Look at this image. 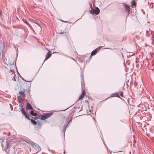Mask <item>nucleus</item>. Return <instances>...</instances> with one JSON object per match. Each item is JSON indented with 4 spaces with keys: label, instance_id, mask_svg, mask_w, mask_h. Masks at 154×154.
I'll use <instances>...</instances> for the list:
<instances>
[{
    "label": "nucleus",
    "instance_id": "obj_12",
    "mask_svg": "<svg viewBox=\"0 0 154 154\" xmlns=\"http://www.w3.org/2000/svg\"><path fill=\"white\" fill-rule=\"evenodd\" d=\"M111 97H119V95L118 93H115L111 95Z\"/></svg>",
    "mask_w": 154,
    "mask_h": 154
},
{
    "label": "nucleus",
    "instance_id": "obj_11",
    "mask_svg": "<svg viewBox=\"0 0 154 154\" xmlns=\"http://www.w3.org/2000/svg\"><path fill=\"white\" fill-rule=\"evenodd\" d=\"M97 51L96 49L94 50L91 53V56L95 55L97 52Z\"/></svg>",
    "mask_w": 154,
    "mask_h": 154
},
{
    "label": "nucleus",
    "instance_id": "obj_17",
    "mask_svg": "<svg viewBox=\"0 0 154 154\" xmlns=\"http://www.w3.org/2000/svg\"><path fill=\"white\" fill-rule=\"evenodd\" d=\"M7 148H9L10 147L11 145H10V144L9 143H8L7 144Z\"/></svg>",
    "mask_w": 154,
    "mask_h": 154
},
{
    "label": "nucleus",
    "instance_id": "obj_9",
    "mask_svg": "<svg viewBox=\"0 0 154 154\" xmlns=\"http://www.w3.org/2000/svg\"><path fill=\"white\" fill-rule=\"evenodd\" d=\"M26 109H32V107L31 105H30V104L28 103H27Z\"/></svg>",
    "mask_w": 154,
    "mask_h": 154
},
{
    "label": "nucleus",
    "instance_id": "obj_19",
    "mask_svg": "<svg viewBox=\"0 0 154 154\" xmlns=\"http://www.w3.org/2000/svg\"><path fill=\"white\" fill-rule=\"evenodd\" d=\"M61 21H63V22H66V23L67 22H66V21H64L62 20H61Z\"/></svg>",
    "mask_w": 154,
    "mask_h": 154
},
{
    "label": "nucleus",
    "instance_id": "obj_3",
    "mask_svg": "<svg viewBox=\"0 0 154 154\" xmlns=\"http://www.w3.org/2000/svg\"><path fill=\"white\" fill-rule=\"evenodd\" d=\"M20 111L27 118L28 120H30L29 117L30 115L29 114H27L26 112L24 110V109L23 108H22L20 109Z\"/></svg>",
    "mask_w": 154,
    "mask_h": 154
},
{
    "label": "nucleus",
    "instance_id": "obj_16",
    "mask_svg": "<svg viewBox=\"0 0 154 154\" xmlns=\"http://www.w3.org/2000/svg\"><path fill=\"white\" fill-rule=\"evenodd\" d=\"M23 21L24 23H25L27 25H29V23H28L27 21L26 20H24V19H23Z\"/></svg>",
    "mask_w": 154,
    "mask_h": 154
},
{
    "label": "nucleus",
    "instance_id": "obj_2",
    "mask_svg": "<svg viewBox=\"0 0 154 154\" xmlns=\"http://www.w3.org/2000/svg\"><path fill=\"white\" fill-rule=\"evenodd\" d=\"M30 145L32 146H33L35 148V149H36L37 151H39L41 150V148L36 143L32 144L30 143L27 142Z\"/></svg>",
    "mask_w": 154,
    "mask_h": 154
},
{
    "label": "nucleus",
    "instance_id": "obj_15",
    "mask_svg": "<svg viewBox=\"0 0 154 154\" xmlns=\"http://www.w3.org/2000/svg\"><path fill=\"white\" fill-rule=\"evenodd\" d=\"M26 93H28L29 94H30V88H28L27 89H26Z\"/></svg>",
    "mask_w": 154,
    "mask_h": 154
},
{
    "label": "nucleus",
    "instance_id": "obj_8",
    "mask_svg": "<svg viewBox=\"0 0 154 154\" xmlns=\"http://www.w3.org/2000/svg\"><path fill=\"white\" fill-rule=\"evenodd\" d=\"M25 93L26 92L25 90H23V91H20L19 92L20 96H22L23 97H25Z\"/></svg>",
    "mask_w": 154,
    "mask_h": 154
},
{
    "label": "nucleus",
    "instance_id": "obj_18",
    "mask_svg": "<svg viewBox=\"0 0 154 154\" xmlns=\"http://www.w3.org/2000/svg\"><path fill=\"white\" fill-rule=\"evenodd\" d=\"M120 95L121 97H123V92H122L120 94Z\"/></svg>",
    "mask_w": 154,
    "mask_h": 154
},
{
    "label": "nucleus",
    "instance_id": "obj_4",
    "mask_svg": "<svg viewBox=\"0 0 154 154\" xmlns=\"http://www.w3.org/2000/svg\"><path fill=\"white\" fill-rule=\"evenodd\" d=\"M137 0H132L131 2V7L133 8H136L137 5Z\"/></svg>",
    "mask_w": 154,
    "mask_h": 154
},
{
    "label": "nucleus",
    "instance_id": "obj_1",
    "mask_svg": "<svg viewBox=\"0 0 154 154\" xmlns=\"http://www.w3.org/2000/svg\"><path fill=\"white\" fill-rule=\"evenodd\" d=\"M52 115L53 113L52 112H49L45 113L44 115H41L40 119L41 120H44L49 118Z\"/></svg>",
    "mask_w": 154,
    "mask_h": 154
},
{
    "label": "nucleus",
    "instance_id": "obj_6",
    "mask_svg": "<svg viewBox=\"0 0 154 154\" xmlns=\"http://www.w3.org/2000/svg\"><path fill=\"white\" fill-rule=\"evenodd\" d=\"M85 94V91L84 90L82 91V93L80 95V96L79 97V98L78 99V100H82L83 99V97H84V96Z\"/></svg>",
    "mask_w": 154,
    "mask_h": 154
},
{
    "label": "nucleus",
    "instance_id": "obj_10",
    "mask_svg": "<svg viewBox=\"0 0 154 154\" xmlns=\"http://www.w3.org/2000/svg\"><path fill=\"white\" fill-rule=\"evenodd\" d=\"M124 6L126 10H130V6L129 5H127L126 4H124Z\"/></svg>",
    "mask_w": 154,
    "mask_h": 154
},
{
    "label": "nucleus",
    "instance_id": "obj_7",
    "mask_svg": "<svg viewBox=\"0 0 154 154\" xmlns=\"http://www.w3.org/2000/svg\"><path fill=\"white\" fill-rule=\"evenodd\" d=\"M100 12V10H90V13L93 14H98Z\"/></svg>",
    "mask_w": 154,
    "mask_h": 154
},
{
    "label": "nucleus",
    "instance_id": "obj_14",
    "mask_svg": "<svg viewBox=\"0 0 154 154\" xmlns=\"http://www.w3.org/2000/svg\"><path fill=\"white\" fill-rule=\"evenodd\" d=\"M30 121H31L32 124H33V125H35L36 124H37L36 122L35 121L33 120V119H31L30 120Z\"/></svg>",
    "mask_w": 154,
    "mask_h": 154
},
{
    "label": "nucleus",
    "instance_id": "obj_20",
    "mask_svg": "<svg viewBox=\"0 0 154 154\" xmlns=\"http://www.w3.org/2000/svg\"><path fill=\"white\" fill-rule=\"evenodd\" d=\"M95 10H99V8H96V9H95Z\"/></svg>",
    "mask_w": 154,
    "mask_h": 154
},
{
    "label": "nucleus",
    "instance_id": "obj_23",
    "mask_svg": "<svg viewBox=\"0 0 154 154\" xmlns=\"http://www.w3.org/2000/svg\"><path fill=\"white\" fill-rule=\"evenodd\" d=\"M91 10H94V9L91 8Z\"/></svg>",
    "mask_w": 154,
    "mask_h": 154
},
{
    "label": "nucleus",
    "instance_id": "obj_21",
    "mask_svg": "<svg viewBox=\"0 0 154 154\" xmlns=\"http://www.w3.org/2000/svg\"><path fill=\"white\" fill-rule=\"evenodd\" d=\"M126 11H127V12L128 13H129V11H130V10H126Z\"/></svg>",
    "mask_w": 154,
    "mask_h": 154
},
{
    "label": "nucleus",
    "instance_id": "obj_22",
    "mask_svg": "<svg viewBox=\"0 0 154 154\" xmlns=\"http://www.w3.org/2000/svg\"><path fill=\"white\" fill-rule=\"evenodd\" d=\"M2 14L1 12L0 11V15H1Z\"/></svg>",
    "mask_w": 154,
    "mask_h": 154
},
{
    "label": "nucleus",
    "instance_id": "obj_13",
    "mask_svg": "<svg viewBox=\"0 0 154 154\" xmlns=\"http://www.w3.org/2000/svg\"><path fill=\"white\" fill-rule=\"evenodd\" d=\"M30 114L32 116H36L37 115V113L36 112H34L33 111H31Z\"/></svg>",
    "mask_w": 154,
    "mask_h": 154
},
{
    "label": "nucleus",
    "instance_id": "obj_5",
    "mask_svg": "<svg viewBox=\"0 0 154 154\" xmlns=\"http://www.w3.org/2000/svg\"><path fill=\"white\" fill-rule=\"evenodd\" d=\"M46 49L48 50V52L47 53L46 55L45 59L44 61L48 59L51 55V51L49 50L48 48H46Z\"/></svg>",
    "mask_w": 154,
    "mask_h": 154
}]
</instances>
